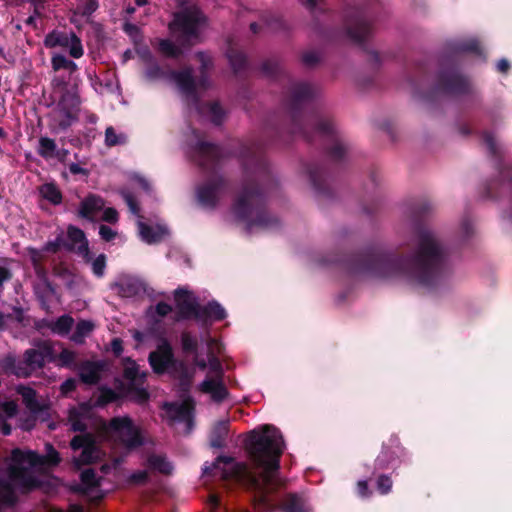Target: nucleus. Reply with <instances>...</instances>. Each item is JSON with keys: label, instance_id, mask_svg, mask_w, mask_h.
Listing matches in <instances>:
<instances>
[{"label": "nucleus", "instance_id": "f704fd0d", "mask_svg": "<svg viewBox=\"0 0 512 512\" xmlns=\"http://www.w3.org/2000/svg\"><path fill=\"white\" fill-rule=\"evenodd\" d=\"M117 287L119 288V292L123 296H131L136 294L140 288L141 284L137 280L133 279H123L119 283H117Z\"/></svg>", "mask_w": 512, "mask_h": 512}, {"label": "nucleus", "instance_id": "de8ad7c7", "mask_svg": "<svg viewBox=\"0 0 512 512\" xmlns=\"http://www.w3.org/2000/svg\"><path fill=\"white\" fill-rule=\"evenodd\" d=\"M392 487V481L387 476H380L377 480V489L381 494H387Z\"/></svg>", "mask_w": 512, "mask_h": 512}, {"label": "nucleus", "instance_id": "f257e3e1", "mask_svg": "<svg viewBox=\"0 0 512 512\" xmlns=\"http://www.w3.org/2000/svg\"><path fill=\"white\" fill-rule=\"evenodd\" d=\"M284 447L279 429L262 425L249 432L245 441L252 468L229 457H218L211 466H204L203 472L246 486L254 493L255 502L270 511L275 508L272 494L282 485L278 469Z\"/></svg>", "mask_w": 512, "mask_h": 512}, {"label": "nucleus", "instance_id": "5701e85b", "mask_svg": "<svg viewBox=\"0 0 512 512\" xmlns=\"http://www.w3.org/2000/svg\"><path fill=\"white\" fill-rule=\"evenodd\" d=\"M106 367L107 363L105 361H86L80 366V378L87 384H95Z\"/></svg>", "mask_w": 512, "mask_h": 512}, {"label": "nucleus", "instance_id": "4be33fe9", "mask_svg": "<svg viewBox=\"0 0 512 512\" xmlns=\"http://www.w3.org/2000/svg\"><path fill=\"white\" fill-rule=\"evenodd\" d=\"M101 479L95 476L91 469H87L81 474V487L84 494L92 500H98L103 497V492L100 489Z\"/></svg>", "mask_w": 512, "mask_h": 512}, {"label": "nucleus", "instance_id": "7ed1b4c3", "mask_svg": "<svg viewBox=\"0 0 512 512\" xmlns=\"http://www.w3.org/2000/svg\"><path fill=\"white\" fill-rule=\"evenodd\" d=\"M61 458L52 445L46 444L45 456L33 451L14 449L7 460L5 479H0V504L15 502L16 492H26L42 485L46 468L59 464Z\"/></svg>", "mask_w": 512, "mask_h": 512}, {"label": "nucleus", "instance_id": "4c0bfd02", "mask_svg": "<svg viewBox=\"0 0 512 512\" xmlns=\"http://www.w3.org/2000/svg\"><path fill=\"white\" fill-rule=\"evenodd\" d=\"M181 344L185 352H191L196 354L198 341L195 336L187 332L183 333L181 336Z\"/></svg>", "mask_w": 512, "mask_h": 512}, {"label": "nucleus", "instance_id": "6e6d98bb", "mask_svg": "<svg viewBox=\"0 0 512 512\" xmlns=\"http://www.w3.org/2000/svg\"><path fill=\"white\" fill-rule=\"evenodd\" d=\"M146 75L150 79H156L162 77L164 72L157 65H154L147 70Z\"/></svg>", "mask_w": 512, "mask_h": 512}, {"label": "nucleus", "instance_id": "473e14b6", "mask_svg": "<svg viewBox=\"0 0 512 512\" xmlns=\"http://www.w3.org/2000/svg\"><path fill=\"white\" fill-rule=\"evenodd\" d=\"M40 194L42 197L53 204H59L62 200V195L59 189L51 183H47L41 186Z\"/></svg>", "mask_w": 512, "mask_h": 512}, {"label": "nucleus", "instance_id": "dca6fc26", "mask_svg": "<svg viewBox=\"0 0 512 512\" xmlns=\"http://www.w3.org/2000/svg\"><path fill=\"white\" fill-rule=\"evenodd\" d=\"M194 404L192 399L186 398L181 402L166 403L164 405L165 418L172 424H183V433H189L193 427L192 412Z\"/></svg>", "mask_w": 512, "mask_h": 512}, {"label": "nucleus", "instance_id": "1a4fd4ad", "mask_svg": "<svg viewBox=\"0 0 512 512\" xmlns=\"http://www.w3.org/2000/svg\"><path fill=\"white\" fill-rule=\"evenodd\" d=\"M108 437L127 450H132L142 444L139 429L128 417H117L105 427Z\"/></svg>", "mask_w": 512, "mask_h": 512}, {"label": "nucleus", "instance_id": "a878e982", "mask_svg": "<svg viewBox=\"0 0 512 512\" xmlns=\"http://www.w3.org/2000/svg\"><path fill=\"white\" fill-rule=\"evenodd\" d=\"M149 469L169 475L173 471V465L162 455H151L147 460Z\"/></svg>", "mask_w": 512, "mask_h": 512}, {"label": "nucleus", "instance_id": "5fc2aeb1", "mask_svg": "<svg viewBox=\"0 0 512 512\" xmlns=\"http://www.w3.org/2000/svg\"><path fill=\"white\" fill-rule=\"evenodd\" d=\"M133 184L135 186L140 187L141 189H143L145 191H148L150 189L149 181L140 175H135L133 177Z\"/></svg>", "mask_w": 512, "mask_h": 512}, {"label": "nucleus", "instance_id": "c03bdc74", "mask_svg": "<svg viewBox=\"0 0 512 512\" xmlns=\"http://www.w3.org/2000/svg\"><path fill=\"white\" fill-rule=\"evenodd\" d=\"M105 266V256L103 254L99 255L92 261V270L98 277H101L104 274Z\"/></svg>", "mask_w": 512, "mask_h": 512}, {"label": "nucleus", "instance_id": "6e6552de", "mask_svg": "<svg viewBox=\"0 0 512 512\" xmlns=\"http://www.w3.org/2000/svg\"><path fill=\"white\" fill-rule=\"evenodd\" d=\"M204 24L202 13L196 7H188L175 14L169 29L173 36L183 42H191L199 37Z\"/></svg>", "mask_w": 512, "mask_h": 512}, {"label": "nucleus", "instance_id": "6ab92c4d", "mask_svg": "<svg viewBox=\"0 0 512 512\" xmlns=\"http://www.w3.org/2000/svg\"><path fill=\"white\" fill-rule=\"evenodd\" d=\"M222 191L220 181H211L203 184L197 189V199L204 208H214L219 200Z\"/></svg>", "mask_w": 512, "mask_h": 512}, {"label": "nucleus", "instance_id": "ea45409f", "mask_svg": "<svg viewBox=\"0 0 512 512\" xmlns=\"http://www.w3.org/2000/svg\"><path fill=\"white\" fill-rule=\"evenodd\" d=\"M97 1L96 0H88L85 3L78 4L75 10V16L80 15L83 17H88L97 9Z\"/></svg>", "mask_w": 512, "mask_h": 512}, {"label": "nucleus", "instance_id": "a18cd8bd", "mask_svg": "<svg viewBox=\"0 0 512 512\" xmlns=\"http://www.w3.org/2000/svg\"><path fill=\"white\" fill-rule=\"evenodd\" d=\"M311 91L312 89L308 84H300L295 88L293 96L296 100H303L310 96Z\"/></svg>", "mask_w": 512, "mask_h": 512}, {"label": "nucleus", "instance_id": "09e8293b", "mask_svg": "<svg viewBox=\"0 0 512 512\" xmlns=\"http://www.w3.org/2000/svg\"><path fill=\"white\" fill-rule=\"evenodd\" d=\"M58 359L62 366H70L75 361V354L70 350L64 349L59 354Z\"/></svg>", "mask_w": 512, "mask_h": 512}, {"label": "nucleus", "instance_id": "412c9836", "mask_svg": "<svg viewBox=\"0 0 512 512\" xmlns=\"http://www.w3.org/2000/svg\"><path fill=\"white\" fill-rule=\"evenodd\" d=\"M226 317L227 312L224 307L216 301H211L204 307L200 306L195 319L203 324H210Z\"/></svg>", "mask_w": 512, "mask_h": 512}, {"label": "nucleus", "instance_id": "2f4dec72", "mask_svg": "<svg viewBox=\"0 0 512 512\" xmlns=\"http://www.w3.org/2000/svg\"><path fill=\"white\" fill-rule=\"evenodd\" d=\"M172 311L170 305L166 303H158L156 306H151L147 311V318L152 322H158L162 317H165Z\"/></svg>", "mask_w": 512, "mask_h": 512}, {"label": "nucleus", "instance_id": "49530a36", "mask_svg": "<svg viewBox=\"0 0 512 512\" xmlns=\"http://www.w3.org/2000/svg\"><path fill=\"white\" fill-rule=\"evenodd\" d=\"M102 212V215H101V219L105 222H108V223H116L118 221V212L116 209L112 208V207H108V208H103V210L101 211Z\"/></svg>", "mask_w": 512, "mask_h": 512}, {"label": "nucleus", "instance_id": "7c9ffc66", "mask_svg": "<svg viewBox=\"0 0 512 512\" xmlns=\"http://www.w3.org/2000/svg\"><path fill=\"white\" fill-rule=\"evenodd\" d=\"M127 142V136L121 131L115 130L113 127L106 128L105 131V144L106 146L112 147L117 145H123Z\"/></svg>", "mask_w": 512, "mask_h": 512}, {"label": "nucleus", "instance_id": "0e129e2a", "mask_svg": "<svg viewBox=\"0 0 512 512\" xmlns=\"http://www.w3.org/2000/svg\"><path fill=\"white\" fill-rule=\"evenodd\" d=\"M197 56L199 61L202 63L203 68L206 69L210 64V58L204 53H199Z\"/></svg>", "mask_w": 512, "mask_h": 512}, {"label": "nucleus", "instance_id": "f8f14e48", "mask_svg": "<svg viewBox=\"0 0 512 512\" xmlns=\"http://www.w3.org/2000/svg\"><path fill=\"white\" fill-rule=\"evenodd\" d=\"M213 376H208L201 384L200 390L210 395L211 399L216 402L224 400L227 395V389L222 380V365L215 354H208L207 362Z\"/></svg>", "mask_w": 512, "mask_h": 512}, {"label": "nucleus", "instance_id": "39448f33", "mask_svg": "<svg viewBox=\"0 0 512 512\" xmlns=\"http://www.w3.org/2000/svg\"><path fill=\"white\" fill-rule=\"evenodd\" d=\"M122 365L126 384H121L117 387V391L108 388H101L96 404L105 405L106 403L114 401L118 397L124 395L130 396L140 403L146 401L148 393L143 386L146 373L140 371L136 362L130 358L123 359Z\"/></svg>", "mask_w": 512, "mask_h": 512}, {"label": "nucleus", "instance_id": "9d476101", "mask_svg": "<svg viewBox=\"0 0 512 512\" xmlns=\"http://www.w3.org/2000/svg\"><path fill=\"white\" fill-rule=\"evenodd\" d=\"M70 447L74 452L72 461L76 467L101 461L105 455L91 434L76 435Z\"/></svg>", "mask_w": 512, "mask_h": 512}, {"label": "nucleus", "instance_id": "603ef678", "mask_svg": "<svg viewBox=\"0 0 512 512\" xmlns=\"http://www.w3.org/2000/svg\"><path fill=\"white\" fill-rule=\"evenodd\" d=\"M208 354H219L222 351V344L215 338L207 340Z\"/></svg>", "mask_w": 512, "mask_h": 512}, {"label": "nucleus", "instance_id": "e433bc0d", "mask_svg": "<svg viewBox=\"0 0 512 512\" xmlns=\"http://www.w3.org/2000/svg\"><path fill=\"white\" fill-rule=\"evenodd\" d=\"M18 392L22 396L23 401L26 404V406L32 412H35L37 410V403H36V399H35L34 390L29 387H19Z\"/></svg>", "mask_w": 512, "mask_h": 512}, {"label": "nucleus", "instance_id": "c85d7f7f", "mask_svg": "<svg viewBox=\"0 0 512 512\" xmlns=\"http://www.w3.org/2000/svg\"><path fill=\"white\" fill-rule=\"evenodd\" d=\"M94 327L95 325L91 321H80L76 326L75 332L71 336V340L75 343H82L84 339L93 331Z\"/></svg>", "mask_w": 512, "mask_h": 512}, {"label": "nucleus", "instance_id": "423d86ee", "mask_svg": "<svg viewBox=\"0 0 512 512\" xmlns=\"http://www.w3.org/2000/svg\"><path fill=\"white\" fill-rule=\"evenodd\" d=\"M149 363L155 373H168L183 384H188L193 377V371L174 358L172 347L165 339H161L156 350L150 353Z\"/></svg>", "mask_w": 512, "mask_h": 512}, {"label": "nucleus", "instance_id": "8fccbe9b", "mask_svg": "<svg viewBox=\"0 0 512 512\" xmlns=\"http://www.w3.org/2000/svg\"><path fill=\"white\" fill-rule=\"evenodd\" d=\"M148 479V472L146 470H140L130 474L128 482L132 484H142Z\"/></svg>", "mask_w": 512, "mask_h": 512}, {"label": "nucleus", "instance_id": "774afa93", "mask_svg": "<svg viewBox=\"0 0 512 512\" xmlns=\"http://www.w3.org/2000/svg\"><path fill=\"white\" fill-rule=\"evenodd\" d=\"M195 363L201 369H205L207 367V362L203 359H198L197 355L195 356Z\"/></svg>", "mask_w": 512, "mask_h": 512}, {"label": "nucleus", "instance_id": "3c124183", "mask_svg": "<svg viewBox=\"0 0 512 512\" xmlns=\"http://www.w3.org/2000/svg\"><path fill=\"white\" fill-rule=\"evenodd\" d=\"M99 234L105 241H112L116 238L117 232L109 226L101 225L99 227Z\"/></svg>", "mask_w": 512, "mask_h": 512}, {"label": "nucleus", "instance_id": "bb28decb", "mask_svg": "<svg viewBox=\"0 0 512 512\" xmlns=\"http://www.w3.org/2000/svg\"><path fill=\"white\" fill-rule=\"evenodd\" d=\"M281 509L283 512H310V507L306 501L297 495L288 496Z\"/></svg>", "mask_w": 512, "mask_h": 512}, {"label": "nucleus", "instance_id": "393cba45", "mask_svg": "<svg viewBox=\"0 0 512 512\" xmlns=\"http://www.w3.org/2000/svg\"><path fill=\"white\" fill-rule=\"evenodd\" d=\"M17 412V405L13 401L0 402V429L4 435L11 433V427L6 420L13 417Z\"/></svg>", "mask_w": 512, "mask_h": 512}, {"label": "nucleus", "instance_id": "13d9d810", "mask_svg": "<svg viewBox=\"0 0 512 512\" xmlns=\"http://www.w3.org/2000/svg\"><path fill=\"white\" fill-rule=\"evenodd\" d=\"M484 141H485V143H486L487 147H488L491 151H493V152H495V151H496L497 140H496V138H495V136H494V135H492V134H486V135H485V138H484Z\"/></svg>", "mask_w": 512, "mask_h": 512}, {"label": "nucleus", "instance_id": "b1692460", "mask_svg": "<svg viewBox=\"0 0 512 512\" xmlns=\"http://www.w3.org/2000/svg\"><path fill=\"white\" fill-rule=\"evenodd\" d=\"M90 407L87 404L70 410L69 423L73 431H83L88 427Z\"/></svg>", "mask_w": 512, "mask_h": 512}, {"label": "nucleus", "instance_id": "72a5a7b5", "mask_svg": "<svg viewBox=\"0 0 512 512\" xmlns=\"http://www.w3.org/2000/svg\"><path fill=\"white\" fill-rule=\"evenodd\" d=\"M38 153L44 158L56 156V143L48 137H41L39 140Z\"/></svg>", "mask_w": 512, "mask_h": 512}, {"label": "nucleus", "instance_id": "ddd939ff", "mask_svg": "<svg viewBox=\"0 0 512 512\" xmlns=\"http://www.w3.org/2000/svg\"><path fill=\"white\" fill-rule=\"evenodd\" d=\"M61 247L72 250L80 254L86 261H90L88 243L84 232L76 227L70 226L67 231V238L58 236L55 241L48 242L45 245V251L55 252Z\"/></svg>", "mask_w": 512, "mask_h": 512}, {"label": "nucleus", "instance_id": "e2e57ef3", "mask_svg": "<svg viewBox=\"0 0 512 512\" xmlns=\"http://www.w3.org/2000/svg\"><path fill=\"white\" fill-rule=\"evenodd\" d=\"M497 69L500 72H506L509 69V63L506 59H501L497 62Z\"/></svg>", "mask_w": 512, "mask_h": 512}, {"label": "nucleus", "instance_id": "c9c22d12", "mask_svg": "<svg viewBox=\"0 0 512 512\" xmlns=\"http://www.w3.org/2000/svg\"><path fill=\"white\" fill-rule=\"evenodd\" d=\"M73 319L70 316L64 315L57 319L52 325L51 329L54 333L59 335H66L73 325Z\"/></svg>", "mask_w": 512, "mask_h": 512}, {"label": "nucleus", "instance_id": "37998d69", "mask_svg": "<svg viewBox=\"0 0 512 512\" xmlns=\"http://www.w3.org/2000/svg\"><path fill=\"white\" fill-rule=\"evenodd\" d=\"M227 57L234 70H239L245 63V57L241 52L230 50Z\"/></svg>", "mask_w": 512, "mask_h": 512}, {"label": "nucleus", "instance_id": "a19ab883", "mask_svg": "<svg viewBox=\"0 0 512 512\" xmlns=\"http://www.w3.org/2000/svg\"><path fill=\"white\" fill-rule=\"evenodd\" d=\"M159 50L168 57H176L181 53L180 49L169 40H160Z\"/></svg>", "mask_w": 512, "mask_h": 512}, {"label": "nucleus", "instance_id": "f03ea898", "mask_svg": "<svg viewBox=\"0 0 512 512\" xmlns=\"http://www.w3.org/2000/svg\"><path fill=\"white\" fill-rule=\"evenodd\" d=\"M450 271L446 247L435 232L427 230L421 233L415 254L386 263L381 268L380 276L431 290L443 284Z\"/></svg>", "mask_w": 512, "mask_h": 512}, {"label": "nucleus", "instance_id": "680f3d73", "mask_svg": "<svg viewBox=\"0 0 512 512\" xmlns=\"http://www.w3.org/2000/svg\"><path fill=\"white\" fill-rule=\"evenodd\" d=\"M69 171L76 175V174H86V170L84 168H82L79 164L77 163H71L69 165Z\"/></svg>", "mask_w": 512, "mask_h": 512}, {"label": "nucleus", "instance_id": "f3484780", "mask_svg": "<svg viewBox=\"0 0 512 512\" xmlns=\"http://www.w3.org/2000/svg\"><path fill=\"white\" fill-rule=\"evenodd\" d=\"M171 80L176 84L179 90L186 96L194 97L199 90L205 89L208 86L206 77H202L196 81L192 77L191 69H184L179 72H173L170 75Z\"/></svg>", "mask_w": 512, "mask_h": 512}, {"label": "nucleus", "instance_id": "052dcab7", "mask_svg": "<svg viewBox=\"0 0 512 512\" xmlns=\"http://www.w3.org/2000/svg\"><path fill=\"white\" fill-rule=\"evenodd\" d=\"M111 349L115 355H120L123 351L122 341L119 338H115L111 342Z\"/></svg>", "mask_w": 512, "mask_h": 512}, {"label": "nucleus", "instance_id": "a211bd4d", "mask_svg": "<svg viewBox=\"0 0 512 512\" xmlns=\"http://www.w3.org/2000/svg\"><path fill=\"white\" fill-rule=\"evenodd\" d=\"M175 304L179 313L185 318H196L200 305L195 295L186 288L174 292Z\"/></svg>", "mask_w": 512, "mask_h": 512}, {"label": "nucleus", "instance_id": "0eeeda50", "mask_svg": "<svg viewBox=\"0 0 512 512\" xmlns=\"http://www.w3.org/2000/svg\"><path fill=\"white\" fill-rule=\"evenodd\" d=\"M61 94L56 108L50 114V127L53 132H59L71 126L76 120L79 112L80 100L74 87L65 89L58 87Z\"/></svg>", "mask_w": 512, "mask_h": 512}, {"label": "nucleus", "instance_id": "4468645a", "mask_svg": "<svg viewBox=\"0 0 512 512\" xmlns=\"http://www.w3.org/2000/svg\"><path fill=\"white\" fill-rule=\"evenodd\" d=\"M53 358L52 349L49 344L44 343L39 347V349H30L25 352L24 355V363L26 368L15 369L14 368V360L12 358H6L3 362L4 367L6 369L11 370L18 376H28L31 371L36 368H40L45 361L51 360Z\"/></svg>", "mask_w": 512, "mask_h": 512}, {"label": "nucleus", "instance_id": "aec40b11", "mask_svg": "<svg viewBox=\"0 0 512 512\" xmlns=\"http://www.w3.org/2000/svg\"><path fill=\"white\" fill-rule=\"evenodd\" d=\"M104 205V200L100 196L90 194L81 201L78 215L82 218L94 221L103 210Z\"/></svg>", "mask_w": 512, "mask_h": 512}, {"label": "nucleus", "instance_id": "bf43d9fd", "mask_svg": "<svg viewBox=\"0 0 512 512\" xmlns=\"http://www.w3.org/2000/svg\"><path fill=\"white\" fill-rule=\"evenodd\" d=\"M357 491L361 497H367L370 495L366 481H359L357 483Z\"/></svg>", "mask_w": 512, "mask_h": 512}, {"label": "nucleus", "instance_id": "c756f323", "mask_svg": "<svg viewBox=\"0 0 512 512\" xmlns=\"http://www.w3.org/2000/svg\"><path fill=\"white\" fill-rule=\"evenodd\" d=\"M52 67L55 71L66 70L73 73L77 70V65L62 54H54L51 59Z\"/></svg>", "mask_w": 512, "mask_h": 512}, {"label": "nucleus", "instance_id": "58836bf2", "mask_svg": "<svg viewBox=\"0 0 512 512\" xmlns=\"http://www.w3.org/2000/svg\"><path fill=\"white\" fill-rule=\"evenodd\" d=\"M227 434V423L221 422L219 423L213 431V436L211 438V445L213 447H220L222 445V438Z\"/></svg>", "mask_w": 512, "mask_h": 512}, {"label": "nucleus", "instance_id": "2eb2a0df", "mask_svg": "<svg viewBox=\"0 0 512 512\" xmlns=\"http://www.w3.org/2000/svg\"><path fill=\"white\" fill-rule=\"evenodd\" d=\"M44 44L48 48H61L66 50L73 58H80L84 54V48L80 38L73 32L52 31L44 40Z\"/></svg>", "mask_w": 512, "mask_h": 512}, {"label": "nucleus", "instance_id": "4d7b16f0", "mask_svg": "<svg viewBox=\"0 0 512 512\" xmlns=\"http://www.w3.org/2000/svg\"><path fill=\"white\" fill-rule=\"evenodd\" d=\"M76 387V380L75 379H68L61 385V391L63 394H68L69 392L73 391Z\"/></svg>", "mask_w": 512, "mask_h": 512}, {"label": "nucleus", "instance_id": "69168bd1", "mask_svg": "<svg viewBox=\"0 0 512 512\" xmlns=\"http://www.w3.org/2000/svg\"><path fill=\"white\" fill-rule=\"evenodd\" d=\"M126 33H128L131 36H136L138 33V28L133 24H126L124 27Z\"/></svg>", "mask_w": 512, "mask_h": 512}, {"label": "nucleus", "instance_id": "20e7f679", "mask_svg": "<svg viewBox=\"0 0 512 512\" xmlns=\"http://www.w3.org/2000/svg\"><path fill=\"white\" fill-rule=\"evenodd\" d=\"M226 220L248 232L267 227L270 223L266 211L259 205L256 193L250 190H244L237 196Z\"/></svg>", "mask_w": 512, "mask_h": 512}, {"label": "nucleus", "instance_id": "79ce46f5", "mask_svg": "<svg viewBox=\"0 0 512 512\" xmlns=\"http://www.w3.org/2000/svg\"><path fill=\"white\" fill-rule=\"evenodd\" d=\"M206 115L215 124H219L223 117V110L217 103H211L206 107Z\"/></svg>", "mask_w": 512, "mask_h": 512}, {"label": "nucleus", "instance_id": "338daca9", "mask_svg": "<svg viewBox=\"0 0 512 512\" xmlns=\"http://www.w3.org/2000/svg\"><path fill=\"white\" fill-rule=\"evenodd\" d=\"M133 337L138 343H143L145 341L146 335L145 333L134 331Z\"/></svg>", "mask_w": 512, "mask_h": 512}, {"label": "nucleus", "instance_id": "cd10ccee", "mask_svg": "<svg viewBox=\"0 0 512 512\" xmlns=\"http://www.w3.org/2000/svg\"><path fill=\"white\" fill-rule=\"evenodd\" d=\"M348 34L352 40L361 42L369 34V26L366 21L357 20L349 27Z\"/></svg>", "mask_w": 512, "mask_h": 512}, {"label": "nucleus", "instance_id": "9b49d317", "mask_svg": "<svg viewBox=\"0 0 512 512\" xmlns=\"http://www.w3.org/2000/svg\"><path fill=\"white\" fill-rule=\"evenodd\" d=\"M123 197L131 213L138 217V233L142 241L147 244H154L163 240L169 234V230L165 224L160 222L147 224L142 220L139 215V207L131 194L123 192Z\"/></svg>", "mask_w": 512, "mask_h": 512}, {"label": "nucleus", "instance_id": "864d4df0", "mask_svg": "<svg viewBox=\"0 0 512 512\" xmlns=\"http://www.w3.org/2000/svg\"><path fill=\"white\" fill-rule=\"evenodd\" d=\"M198 149L201 154L208 156H215L218 151L217 147L205 143H200Z\"/></svg>", "mask_w": 512, "mask_h": 512}]
</instances>
